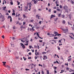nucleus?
<instances>
[{
  "label": "nucleus",
  "mask_w": 74,
  "mask_h": 74,
  "mask_svg": "<svg viewBox=\"0 0 74 74\" xmlns=\"http://www.w3.org/2000/svg\"><path fill=\"white\" fill-rule=\"evenodd\" d=\"M62 30H63V31H64L63 33H65V34H67V32H68V29H63V28L62 29Z\"/></svg>",
  "instance_id": "f257e3e1"
},
{
  "label": "nucleus",
  "mask_w": 74,
  "mask_h": 74,
  "mask_svg": "<svg viewBox=\"0 0 74 74\" xmlns=\"http://www.w3.org/2000/svg\"><path fill=\"white\" fill-rule=\"evenodd\" d=\"M64 8L65 10V12H68V11L67 10H68V7L67 6H65L64 7Z\"/></svg>",
  "instance_id": "f03ea898"
},
{
  "label": "nucleus",
  "mask_w": 74,
  "mask_h": 74,
  "mask_svg": "<svg viewBox=\"0 0 74 74\" xmlns=\"http://www.w3.org/2000/svg\"><path fill=\"white\" fill-rule=\"evenodd\" d=\"M5 67H7L8 69L9 70H10L11 69V67L9 66V65H5Z\"/></svg>",
  "instance_id": "7ed1b4c3"
},
{
  "label": "nucleus",
  "mask_w": 74,
  "mask_h": 74,
  "mask_svg": "<svg viewBox=\"0 0 74 74\" xmlns=\"http://www.w3.org/2000/svg\"><path fill=\"white\" fill-rule=\"evenodd\" d=\"M57 11H61V12H62V10L60 9L59 7H57Z\"/></svg>",
  "instance_id": "20e7f679"
},
{
  "label": "nucleus",
  "mask_w": 74,
  "mask_h": 74,
  "mask_svg": "<svg viewBox=\"0 0 74 74\" xmlns=\"http://www.w3.org/2000/svg\"><path fill=\"white\" fill-rule=\"evenodd\" d=\"M1 19H2V22H3V21H5V18H4V17L3 16L1 17Z\"/></svg>",
  "instance_id": "39448f33"
},
{
  "label": "nucleus",
  "mask_w": 74,
  "mask_h": 74,
  "mask_svg": "<svg viewBox=\"0 0 74 74\" xmlns=\"http://www.w3.org/2000/svg\"><path fill=\"white\" fill-rule=\"evenodd\" d=\"M25 41H26V43L27 44H25V45H27H27H28V42H29V41H27V40L26 39L25 40H24Z\"/></svg>",
  "instance_id": "423d86ee"
},
{
  "label": "nucleus",
  "mask_w": 74,
  "mask_h": 74,
  "mask_svg": "<svg viewBox=\"0 0 74 74\" xmlns=\"http://www.w3.org/2000/svg\"><path fill=\"white\" fill-rule=\"evenodd\" d=\"M10 18V22H12V18L11 17V16H9L8 17V19H9V18Z\"/></svg>",
  "instance_id": "0eeeda50"
},
{
  "label": "nucleus",
  "mask_w": 74,
  "mask_h": 74,
  "mask_svg": "<svg viewBox=\"0 0 74 74\" xmlns=\"http://www.w3.org/2000/svg\"><path fill=\"white\" fill-rule=\"evenodd\" d=\"M10 3L11 4V5H13V2L12 1V0H10Z\"/></svg>",
  "instance_id": "6e6552de"
},
{
  "label": "nucleus",
  "mask_w": 74,
  "mask_h": 74,
  "mask_svg": "<svg viewBox=\"0 0 74 74\" xmlns=\"http://www.w3.org/2000/svg\"><path fill=\"white\" fill-rule=\"evenodd\" d=\"M36 17L37 18H38V19H40V16H38V15H36Z\"/></svg>",
  "instance_id": "1a4fd4ad"
},
{
  "label": "nucleus",
  "mask_w": 74,
  "mask_h": 74,
  "mask_svg": "<svg viewBox=\"0 0 74 74\" xmlns=\"http://www.w3.org/2000/svg\"><path fill=\"white\" fill-rule=\"evenodd\" d=\"M27 5H29V8H31V5H32V4H31V3H27Z\"/></svg>",
  "instance_id": "9d476101"
},
{
  "label": "nucleus",
  "mask_w": 74,
  "mask_h": 74,
  "mask_svg": "<svg viewBox=\"0 0 74 74\" xmlns=\"http://www.w3.org/2000/svg\"><path fill=\"white\" fill-rule=\"evenodd\" d=\"M53 17H55V16L53 14L51 15V18H53Z\"/></svg>",
  "instance_id": "9b49d317"
},
{
  "label": "nucleus",
  "mask_w": 74,
  "mask_h": 74,
  "mask_svg": "<svg viewBox=\"0 0 74 74\" xmlns=\"http://www.w3.org/2000/svg\"><path fill=\"white\" fill-rule=\"evenodd\" d=\"M38 3V1H37V0L35 1L34 2V4H36V3Z\"/></svg>",
  "instance_id": "f8f14e48"
},
{
  "label": "nucleus",
  "mask_w": 74,
  "mask_h": 74,
  "mask_svg": "<svg viewBox=\"0 0 74 74\" xmlns=\"http://www.w3.org/2000/svg\"><path fill=\"white\" fill-rule=\"evenodd\" d=\"M3 10L4 11H5V9H6V7L5 6V7H3Z\"/></svg>",
  "instance_id": "ddd939ff"
},
{
  "label": "nucleus",
  "mask_w": 74,
  "mask_h": 74,
  "mask_svg": "<svg viewBox=\"0 0 74 74\" xmlns=\"http://www.w3.org/2000/svg\"><path fill=\"white\" fill-rule=\"evenodd\" d=\"M59 1L58 0L56 1V4H59Z\"/></svg>",
  "instance_id": "4468645a"
},
{
  "label": "nucleus",
  "mask_w": 74,
  "mask_h": 74,
  "mask_svg": "<svg viewBox=\"0 0 74 74\" xmlns=\"http://www.w3.org/2000/svg\"><path fill=\"white\" fill-rule=\"evenodd\" d=\"M47 35H48V36H49L50 37H52V36H51V34H50L49 33H48Z\"/></svg>",
  "instance_id": "2eb2a0df"
},
{
  "label": "nucleus",
  "mask_w": 74,
  "mask_h": 74,
  "mask_svg": "<svg viewBox=\"0 0 74 74\" xmlns=\"http://www.w3.org/2000/svg\"><path fill=\"white\" fill-rule=\"evenodd\" d=\"M60 16H61V13H59L58 14V17H60Z\"/></svg>",
  "instance_id": "dca6fc26"
},
{
  "label": "nucleus",
  "mask_w": 74,
  "mask_h": 74,
  "mask_svg": "<svg viewBox=\"0 0 74 74\" xmlns=\"http://www.w3.org/2000/svg\"><path fill=\"white\" fill-rule=\"evenodd\" d=\"M62 23L63 24H65L66 23V22L65 21V20H63L62 21Z\"/></svg>",
  "instance_id": "f3484780"
},
{
  "label": "nucleus",
  "mask_w": 74,
  "mask_h": 74,
  "mask_svg": "<svg viewBox=\"0 0 74 74\" xmlns=\"http://www.w3.org/2000/svg\"><path fill=\"white\" fill-rule=\"evenodd\" d=\"M23 18H27V17H26V16L25 15V14H23Z\"/></svg>",
  "instance_id": "a211bd4d"
},
{
  "label": "nucleus",
  "mask_w": 74,
  "mask_h": 74,
  "mask_svg": "<svg viewBox=\"0 0 74 74\" xmlns=\"http://www.w3.org/2000/svg\"><path fill=\"white\" fill-rule=\"evenodd\" d=\"M58 18H55L54 19V21L55 22H56V21H57V20H58Z\"/></svg>",
  "instance_id": "6ab92c4d"
},
{
  "label": "nucleus",
  "mask_w": 74,
  "mask_h": 74,
  "mask_svg": "<svg viewBox=\"0 0 74 74\" xmlns=\"http://www.w3.org/2000/svg\"><path fill=\"white\" fill-rule=\"evenodd\" d=\"M71 58H69V59H68V61L70 62V61H71Z\"/></svg>",
  "instance_id": "aec40b11"
},
{
  "label": "nucleus",
  "mask_w": 74,
  "mask_h": 74,
  "mask_svg": "<svg viewBox=\"0 0 74 74\" xmlns=\"http://www.w3.org/2000/svg\"><path fill=\"white\" fill-rule=\"evenodd\" d=\"M2 63H3V66H5V65H5V63H6V62H3Z\"/></svg>",
  "instance_id": "412c9836"
},
{
  "label": "nucleus",
  "mask_w": 74,
  "mask_h": 74,
  "mask_svg": "<svg viewBox=\"0 0 74 74\" xmlns=\"http://www.w3.org/2000/svg\"><path fill=\"white\" fill-rule=\"evenodd\" d=\"M57 47L58 48V50H60V48L59 46H57Z\"/></svg>",
  "instance_id": "4be33fe9"
},
{
  "label": "nucleus",
  "mask_w": 74,
  "mask_h": 74,
  "mask_svg": "<svg viewBox=\"0 0 74 74\" xmlns=\"http://www.w3.org/2000/svg\"><path fill=\"white\" fill-rule=\"evenodd\" d=\"M53 69L54 70H56V69H57V67L56 66H54Z\"/></svg>",
  "instance_id": "5701e85b"
},
{
  "label": "nucleus",
  "mask_w": 74,
  "mask_h": 74,
  "mask_svg": "<svg viewBox=\"0 0 74 74\" xmlns=\"http://www.w3.org/2000/svg\"><path fill=\"white\" fill-rule=\"evenodd\" d=\"M48 12H51V9H49L48 10Z\"/></svg>",
  "instance_id": "b1692460"
},
{
  "label": "nucleus",
  "mask_w": 74,
  "mask_h": 74,
  "mask_svg": "<svg viewBox=\"0 0 74 74\" xmlns=\"http://www.w3.org/2000/svg\"><path fill=\"white\" fill-rule=\"evenodd\" d=\"M70 70H71V71H69V72H70V73H71V71H74L73 70H72V69H70Z\"/></svg>",
  "instance_id": "393cba45"
},
{
  "label": "nucleus",
  "mask_w": 74,
  "mask_h": 74,
  "mask_svg": "<svg viewBox=\"0 0 74 74\" xmlns=\"http://www.w3.org/2000/svg\"><path fill=\"white\" fill-rule=\"evenodd\" d=\"M70 70H71V71H69V72H70V73H71V71H74L73 70H72V69H70Z\"/></svg>",
  "instance_id": "a878e982"
},
{
  "label": "nucleus",
  "mask_w": 74,
  "mask_h": 74,
  "mask_svg": "<svg viewBox=\"0 0 74 74\" xmlns=\"http://www.w3.org/2000/svg\"><path fill=\"white\" fill-rule=\"evenodd\" d=\"M23 59L24 60H25V61L26 60V59H27V58H25V57H23Z\"/></svg>",
  "instance_id": "bb28decb"
},
{
  "label": "nucleus",
  "mask_w": 74,
  "mask_h": 74,
  "mask_svg": "<svg viewBox=\"0 0 74 74\" xmlns=\"http://www.w3.org/2000/svg\"><path fill=\"white\" fill-rule=\"evenodd\" d=\"M33 28H34V27H32V29H30V31H31V30H34V29H33Z\"/></svg>",
  "instance_id": "cd10ccee"
},
{
  "label": "nucleus",
  "mask_w": 74,
  "mask_h": 74,
  "mask_svg": "<svg viewBox=\"0 0 74 74\" xmlns=\"http://www.w3.org/2000/svg\"><path fill=\"white\" fill-rule=\"evenodd\" d=\"M12 15H14V16H15V12H13L12 13Z\"/></svg>",
  "instance_id": "c85d7f7f"
},
{
  "label": "nucleus",
  "mask_w": 74,
  "mask_h": 74,
  "mask_svg": "<svg viewBox=\"0 0 74 74\" xmlns=\"http://www.w3.org/2000/svg\"><path fill=\"white\" fill-rule=\"evenodd\" d=\"M54 34H58V32L55 31L54 32Z\"/></svg>",
  "instance_id": "c756f323"
},
{
  "label": "nucleus",
  "mask_w": 74,
  "mask_h": 74,
  "mask_svg": "<svg viewBox=\"0 0 74 74\" xmlns=\"http://www.w3.org/2000/svg\"><path fill=\"white\" fill-rule=\"evenodd\" d=\"M71 1V4H74V1Z\"/></svg>",
  "instance_id": "7c9ffc66"
},
{
  "label": "nucleus",
  "mask_w": 74,
  "mask_h": 74,
  "mask_svg": "<svg viewBox=\"0 0 74 74\" xmlns=\"http://www.w3.org/2000/svg\"><path fill=\"white\" fill-rule=\"evenodd\" d=\"M22 47L23 49H24V48H25V45H23V46H22Z\"/></svg>",
  "instance_id": "2f4dec72"
},
{
  "label": "nucleus",
  "mask_w": 74,
  "mask_h": 74,
  "mask_svg": "<svg viewBox=\"0 0 74 74\" xmlns=\"http://www.w3.org/2000/svg\"><path fill=\"white\" fill-rule=\"evenodd\" d=\"M47 74H49V71L48 70H47Z\"/></svg>",
  "instance_id": "473e14b6"
},
{
  "label": "nucleus",
  "mask_w": 74,
  "mask_h": 74,
  "mask_svg": "<svg viewBox=\"0 0 74 74\" xmlns=\"http://www.w3.org/2000/svg\"><path fill=\"white\" fill-rule=\"evenodd\" d=\"M62 16V18H64V15L63 14Z\"/></svg>",
  "instance_id": "72a5a7b5"
},
{
  "label": "nucleus",
  "mask_w": 74,
  "mask_h": 74,
  "mask_svg": "<svg viewBox=\"0 0 74 74\" xmlns=\"http://www.w3.org/2000/svg\"><path fill=\"white\" fill-rule=\"evenodd\" d=\"M62 7H63L62 6V5H60V8L61 9V8H62Z\"/></svg>",
  "instance_id": "f704fd0d"
},
{
  "label": "nucleus",
  "mask_w": 74,
  "mask_h": 74,
  "mask_svg": "<svg viewBox=\"0 0 74 74\" xmlns=\"http://www.w3.org/2000/svg\"><path fill=\"white\" fill-rule=\"evenodd\" d=\"M33 21H34V20H32L30 21V22H33Z\"/></svg>",
  "instance_id": "c9c22d12"
},
{
  "label": "nucleus",
  "mask_w": 74,
  "mask_h": 74,
  "mask_svg": "<svg viewBox=\"0 0 74 74\" xmlns=\"http://www.w3.org/2000/svg\"><path fill=\"white\" fill-rule=\"evenodd\" d=\"M20 28H25L24 27H23V25H21L20 27Z\"/></svg>",
  "instance_id": "e433bc0d"
},
{
  "label": "nucleus",
  "mask_w": 74,
  "mask_h": 74,
  "mask_svg": "<svg viewBox=\"0 0 74 74\" xmlns=\"http://www.w3.org/2000/svg\"><path fill=\"white\" fill-rule=\"evenodd\" d=\"M61 35V34H58L57 35V36H60V35Z\"/></svg>",
  "instance_id": "4c0bfd02"
},
{
  "label": "nucleus",
  "mask_w": 74,
  "mask_h": 74,
  "mask_svg": "<svg viewBox=\"0 0 74 74\" xmlns=\"http://www.w3.org/2000/svg\"><path fill=\"white\" fill-rule=\"evenodd\" d=\"M17 2L18 3V5H19V4H20V3H20V2H18V1H17Z\"/></svg>",
  "instance_id": "58836bf2"
},
{
  "label": "nucleus",
  "mask_w": 74,
  "mask_h": 74,
  "mask_svg": "<svg viewBox=\"0 0 74 74\" xmlns=\"http://www.w3.org/2000/svg\"><path fill=\"white\" fill-rule=\"evenodd\" d=\"M36 34H37V36H38L39 37H40V36H39V34H38V33H36Z\"/></svg>",
  "instance_id": "ea45409f"
},
{
  "label": "nucleus",
  "mask_w": 74,
  "mask_h": 74,
  "mask_svg": "<svg viewBox=\"0 0 74 74\" xmlns=\"http://www.w3.org/2000/svg\"><path fill=\"white\" fill-rule=\"evenodd\" d=\"M38 66H41V67L42 66V65H41L40 64H39Z\"/></svg>",
  "instance_id": "a19ab883"
},
{
  "label": "nucleus",
  "mask_w": 74,
  "mask_h": 74,
  "mask_svg": "<svg viewBox=\"0 0 74 74\" xmlns=\"http://www.w3.org/2000/svg\"><path fill=\"white\" fill-rule=\"evenodd\" d=\"M46 52H42V54H43V55H44V54H45H45H46Z\"/></svg>",
  "instance_id": "79ce46f5"
},
{
  "label": "nucleus",
  "mask_w": 74,
  "mask_h": 74,
  "mask_svg": "<svg viewBox=\"0 0 74 74\" xmlns=\"http://www.w3.org/2000/svg\"><path fill=\"white\" fill-rule=\"evenodd\" d=\"M20 44H21L22 47V46H23L24 45H23V43H20Z\"/></svg>",
  "instance_id": "37998d69"
},
{
  "label": "nucleus",
  "mask_w": 74,
  "mask_h": 74,
  "mask_svg": "<svg viewBox=\"0 0 74 74\" xmlns=\"http://www.w3.org/2000/svg\"><path fill=\"white\" fill-rule=\"evenodd\" d=\"M34 48H37V46H36V45H34Z\"/></svg>",
  "instance_id": "c03bdc74"
},
{
  "label": "nucleus",
  "mask_w": 74,
  "mask_h": 74,
  "mask_svg": "<svg viewBox=\"0 0 74 74\" xmlns=\"http://www.w3.org/2000/svg\"><path fill=\"white\" fill-rule=\"evenodd\" d=\"M25 11H27V9H25Z\"/></svg>",
  "instance_id": "a18cd8bd"
},
{
  "label": "nucleus",
  "mask_w": 74,
  "mask_h": 74,
  "mask_svg": "<svg viewBox=\"0 0 74 74\" xmlns=\"http://www.w3.org/2000/svg\"><path fill=\"white\" fill-rule=\"evenodd\" d=\"M25 70H26V71H29V69H26Z\"/></svg>",
  "instance_id": "49530a36"
},
{
  "label": "nucleus",
  "mask_w": 74,
  "mask_h": 74,
  "mask_svg": "<svg viewBox=\"0 0 74 74\" xmlns=\"http://www.w3.org/2000/svg\"><path fill=\"white\" fill-rule=\"evenodd\" d=\"M18 58H19V57H16V59H18Z\"/></svg>",
  "instance_id": "de8ad7c7"
},
{
  "label": "nucleus",
  "mask_w": 74,
  "mask_h": 74,
  "mask_svg": "<svg viewBox=\"0 0 74 74\" xmlns=\"http://www.w3.org/2000/svg\"><path fill=\"white\" fill-rule=\"evenodd\" d=\"M54 39H58V37H54Z\"/></svg>",
  "instance_id": "09e8293b"
},
{
  "label": "nucleus",
  "mask_w": 74,
  "mask_h": 74,
  "mask_svg": "<svg viewBox=\"0 0 74 74\" xmlns=\"http://www.w3.org/2000/svg\"><path fill=\"white\" fill-rule=\"evenodd\" d=\"M54 73L55 74H56V73H57V71H54Z\"/></svg>",
  "instance_id": "8fccbe9b"
},
{
  "label": "nucleus",
  "mask_w": 74,
  "mask_h": 74,
  "mask_svg": "<svg viewBox=\"0 0 74 74\" xmlns=\"http://www.w3.org/2000/svg\"><path fill=\"white\" fill-rule=\"evenodd\" d=\"M18 13H16V17H17L18 16V15H17V14Z\"/></svg>",
  "instance_id": "3c124183"
},
{
  "label": "nucleus",
  "mask_w": 74,
  "mask_h": 74,
  "mask_svg": "<svg viewBox=\"0 0 74 74\" xmlns=\"http://www.w3.org/2000/svg\"><path fill=\"white\" fill-rule=\"evenodd\" d=\"M2 37L3 39L4 38V35H3L2 36Z\"/></svg>",
  "instance_id": "603ef678"
},
{
  "label": "nucleus",
  "mask_w": 74,
  "mask_h": 74,
  "mask_svg": "<svg viewBox=\"0 0 74 74\" xmlns=\"http://www.w3.org/2000/svg\"><path fill=\"white\" fill-rule=\"evenodd\" d=\"M39 41L40 42H42V40H39Z\"/></svg>",
  "instance_id": "864d4df0"
},
{
  "label": "nucleus",
  "mask_w": 74,
  "mask_h": 74,
  "mask_svg": "<svg viewBox=\"0 0 74 74\" xmlns=\"http://www.w3.org/2000/svg\"><path fill=\"white\" fill-rule=\"evenodd\" d=\"M38 45V49H39V48H40V47H39V46L38 45Z\"/></svg>",
  "instance_id": "5fc2aeb1"
},
{
  "label": "nucleus",
  "mask_w": 74,
  "mask_h": 74,
  "mask_svg": "<svg viewBox=\"0 0 74 74\" xmlns=\"http://www.w3.org/2000/svg\"><path fill=\"white\" fill-rule=\"evenodd\" d=\"M39 24H41V21H40L39 22Z\"/></svg>",
  "instance_id": "6e6d98bb"
},
{
  "label": "nucleus",
  "mask_w": 74,
  "mask_h": 74,
  "mask_svg": "<svg viewBox=\"0 0 74 74\" xmlns=\"http://www.w3.org/2000/svg\"><path fill=\"white\" fill-rule=\"evenodd\" d=\"M29 55H31L32 53H31V52H30L29 53H28Z\"/></svg>",
  "instance_id": "4d7b16f0"
},
{
  "label": "nucleus",
  "mask_w": 74,
  "mask_h": 74,
  "mask_svg": "<svg viewBox=\"0 0 74 74\" xmlns=\"http://www.w3.org/2000/svg\"><path fill=\"white\" fill-rule=\"evenodd\" d=\"M56 10H54L53 12L54 13H56Z\"/></svg>",
  "instance_id": "13d9d810"
},
{
  "label": "nucleus",
  "mask_w": 74,
  "mask_h": 74,
  "mask_svg": "<svg viewBox=\"0 0 74 74\" xmlns=\"http://www.w3.org/2000/svg\"><path fill=\"white\" fill-rule=\"evenodd\" d=\"M43 57L45 58H47V56H44Z\"/></svg>",
  "instance_id": "bf43d9fd"
},
{
  "label": "nucleus",
  "mask_w": 74,
  "mask_h": 74,
  "mask_svg": "<svg viewBox=\"0 0 74 74\" xmlns=\"http://www.w3.org/2000/svg\"><path fill=\"white\" fill-rule=\"evenodd\" d=\"M56 62L57 63H58V64H59V62H58V61H56Z\"/></svg>",
  "instance_id": "052dcab7"
},
{
  "label": "nucleus",
  "mask_w": 74,
  "mask_h": 74,
  "mask_svg": "<svg viewBox=\"0 0 74 74\" xmlns=\"http://www.w3.org/2000/svg\"><path fill=\"white\" fill-rule=\"evenodd\" d=\"M70 37L71 38H73V39L74 40V38L72 37H71V36H70Z\"/></svg>",
  "instance_id": "680f3d73"
},
{
  "label": "nucleus",
  "mask_w": 74,
  "mask_h": 74,
  "mask_svg": "<svg viewBox=\"0 0 74 74\" xmlns=\"http://www.w3.org/2000/svg\"><path fill=\"white\" fill-rule=\"evenodd\" d=\"M68 24H69V25H70V22H68Z\"/></svg>",
  "instance_id": "e2e57ef3"
},
{
  "label": "nucleus",
  "mask_w": 74,
  "mask_h": 74,
  "mask_svg": "<svg viewBox=\"0 0 74 74\" xmlns=\"http://www.w3.org/2000/svg\"><path fill=\"white\" fill-rule=\"evenodd\" d=\"M11 46H12V47H14V46L13 44H11Z\"/></svg>",
  "instance_id": "0e129e2a"
},
{
  "label": "nucleus",
  "mask_w": 74,
  "mask_h": 74,
  "mask_svg": "<svg viewBox=\"0 0 74 74\" xmlns=\"http://www.w3.org/2000/svg\"><path fill=\"white\" fill-rule=\"evenodd\" d=\"M61 72H60V73L61 74V73H63V72L62 71V70H61Z\"/></svg>",
  "instance_id": "69168bd1"
},
{
  "label": "nucleus",
  "mask_w": 74,
  "mask_h": 74,
  "mask_svg": "<svg viewBox=\"0 0 74 74\" xmlns=\"http://www.w3.org/2000/svg\"><path fill=\"white\" fill-rule=\"evenodd\" d=\"M41 73H42V74H44V71H42L41 72Z\"/></svg>",
  "instance_id": "338daca9"
},
{
  "label": "nucleus",
  "mask_w": 74,
  "mask_h": 74,
  "mask_svg": "<svg viewBox=\"0 0 74 74\" xmlns=\"http://www.w3.org/2000/svg\"><path fill=\"white\" fill-rule=\"evenodd\" d=\"M23 25H25L26 23L25 22H23Z\"/></svg>",
  "instance_id": "774afa93"
}]
</instances>
